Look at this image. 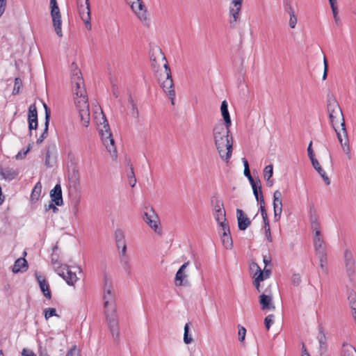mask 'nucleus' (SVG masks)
Instances as JSON below:
<instances>
[{
	"mask_svg": "<svg viewBox=\"0 0 356 356\" xmlns=\"http://www.w3.org/2000/svg\"><path fill=\"white\" fill-rule=\"evenodd\" d=\"M343 356H356V350L351 345L343 344L342 348Z\"/></svg>",
	"mask_w": 356,
	"mask_h": 356,
	"instance_id": "obj_30",
	"label": "nucleus"
},
{
	"mask_svg": "<svg viewBox=\"0 0 356 356\" xmlns=\"http://www.w3.org/2000/svg\"><path fill=\"white\" fill-rule=\"evenodd\" d=\"M49 158H50V152H49V150L48 149L47 151V152H46V154H45V165L47 167H51V165L49 163Z\"/></svg>",
	"mask_w": 356,
	"mask_h": 356,
	"instance_id": "obj_62",
	"label": "nucleus"
},
{
	"mask_svg": "<svg viewBox=\"0 0 356 356\" xmlns=\"http://www.w3.org/2000/svg\"><path fill=\"white\" fill-rule=\"evenodd\" d=\"M65 356H81L80 350L74 346L67 352Z\"/></svg>",
	"mask_w": 356,
	"mask_h": 356,
	"instance_id": "obj_46",
	"label": "nucleus"
},
{
	"mask_svg": "<svg viewBox=\"0 0 356 356\" xmlns=\"http://www.w3.org/2000/svg\"><path fill=\"white\" fill-rule=\"evenodd\" d=\"M307 153H308V156H309L310 161L313 159H316L314 152L312 149V141L309 143V144L308 145Z\"/></svg>",
	"mask_w": 356,
	"mask_h": 356,
	"instance_id": "obj_52",
	"label": "nucleus"
},
{
	"mask_svg": "<svg viewBox=\"0 0 356 356\" xmlns=\"http://www.w3.org/2000/svg\"><path fill=\"white\" fill-rule=\"evenodd\" d=\"M273 165L270 164V165H266L264 170V179H269L273 176Z\"/></svg>",
	"mask_w": 356,
	"mask_h": 356,
	"instance_id": "obj_42",
	"label": "nucleus"
},
{
	"mask_svg": "<svg viewBox=\"0 0 356 356\" xmlns=\"http://www.w3.org/2000/svg\"><path fill=\"white\" fill-rule=\"evenodd\" d=\"M211 206L213 211H218L221 209H225L222 202L216 196H213L211 197Z\"/></svg>",
	"mask_w": 356,
	"mask_h": 356,
	"instance_id": "obj_31",
	"label": "nucleus"
},
{
	"mask_svg": "<svg viewBox=\"0 0 356 356\" xmlns=\"http://www.w3.org/2000/svg\"><path fill=\"white\" fill-rule=\"evenodd\" d=\"M257 272L258 275H261L263 277V281L267 278H268L271 274V270L270 269H266L264 268L263 270H261L259 266H257Z\"/></svg>",
	"mask_w": 356,
	"mask_h": 356,
	"instance_id": "obj_43",
	"label": "nucleus"
},
{
	"mask_svg": "<svg viewBox=\"0 0 356 356\" xmlns=\"http://www.w3.org/2000/svg\"><path fill=\"white\" fill-rule=\"evenodd\" d=\"M22 356H36V355L31 350L24 348L22 353Z\"/></svg>",
	"mask_w": 356,
	"mask_h": 356,
	"instance_id": "obj_60",
	"label": "nucleus"
},
{
	"mask_svg": "<svg viewBox=\"0 0 356 356\" xmlns=\"http://www.w3.org/2000/svg\"><path fill=\"white\" fill-rule=\"evenodd\" d=\"M72 88L76 95L74 102L79 111L83 126L88 127L90 123L89 104L84 81L79 70L75 69L72 74Z\"/></svg>",
	"mask_w": 356,
	"mask_h": 356,
	"instance_id": "obj_1",
	"label": "nucleus"
},
{
	"mask_svg": "<svg viewBox=\"0 0 356 356\" xmlns=\"http://www.w3.org/2000/svg\"><path fill=\"white\" fill-rule=\"evenodd\" d=\"M297 17L296 16H291L289 19V25L291 29H294L296 27V25L297 24Z\"/></svg>",
	"mask_w": 356,
	"mask_h": 356,
	"instance_id": "obj_56",
	"label": "nucleus"
},
{
	"mask_svg": "<svg viewBox=\"0 0 356 356\" xmlns=\"http://www.w3.org/2000/svg\"><path fill=\"white\" fill-rule=\"evenodd\" d=\"M274 323V315L269 314L264 319V323L266 329L268 330L272 324Z\"/></svg>",
	"mask_w": 356,
	"mask_h": 356,
	"instance_id": "obj_44",
	"label": "nucleus"
},
{
	"mask_svg": "<svg viewBox=\"0 0 356 356\" xmlns=\"http://www.w3.org/2000/svg\"><path fill=\"white\" fill-rule=\"evenodd\" d=\"M77 6L79 15L85 23L86 28L91 30L90 10L89 0H77Z\"/></svg>",
	"mask_w": 356,
	"mask_h": 356,
	"instance_id": "obj_8",
	"label": "nucleus"
},
{
	"mask_svg": "<svg viewBox=\"0 0 356 356\" xmlns=\"http://www.w3.org/2000/svg\"><path fill=\"white\" fill-rule=\"evenodd\" d=\"M310 220L311 222L318 221V216L316 215L315 209L310 210Z\"/></svg>",
	"mask_w": 356,
	"mask_h": 356,
	"instance_id": "obj_59",
	"label": "nucleus"
},
{
	"mask_svg": "<svg viewBox=\"0 0 356 356\" xmlns=\"http://www.w3.org/2000/svg\"><path fill=\"white\" fill-rule=\"evenodd\" d=\"M316 254L320 261V264H326L327 263V254L326 251L317 252Z\"/></svg>",
	"mask_w": 356,
	"mask_h": 356,
	"instance_id": "obj_48",
	"label": "nucleus"
},
{
	"mask_svg": "<svg viewBox=\"0 0 356 356\" xmlns=\"http://www.w3.org/2000/svg\"><path fill=\"white\" fill-rule=\"evenodd\" d=\"M319 175L323 179V180L325 181V184L327 185H329L330 184V180L329 177H327V175L326 172H325V170H323V172L319 173Z\"/></svg>",
	"mask_w": 356,
	"mask_h": 356,
	"instance_id": "obj_61",
	"label": "nucleus"
},
{
	"mask_svg": "<svg viewBox=\"0 0 356 356\" xmlns=\"http://www.w3.org/2000/svg\"><path fill=\"white\" fill-rule=\"evenodd\" d=\"M238 340L242 342L245 340V334H246V330L245 328L242 326V325H238Z\"/></svg>",
	"mask_w": 356,
	"mask_h": 356,
	"instance_id": "obj_45",
	"label": "nucleus"
},
{
	"mask_svg": "<svg viewBox=\"0 0 356 356\" xmlns=\"http://www.w3.org/2000/svg\"><path fill=\"white\" fill-rule=\"evenodd\" d=\"M115 238L118 248H120L121 245L126 243L124 241V234L122 229H118L115 232Z\"/></svg>",
	"mask_w": 356,
	"mask_h": 356,
	"instance_id": "obj_29",
	"label": "nucleus"
},
{
	"mask_svg": "<svg viewBox=\"0 0 356 356\" xmlns=\"http://www.w3.org/2000/svg\"><path fill=\"white\" fill-rule=\"evenodd\" d=\"M51 16L52 18L53 26L58 37L63 36L61 28V15L57 3L50 4Z\"/></svg>",
	"mask_w": 356,
	"mask_h": 356,
	"instance_id": "obj_9",
	"label": "nucleus"
},
{
	"mask_svg": "<svg viewBox=\"0 0 356 356\" xmlns=\"http://www.w3.org/2000/svg\"><path fill=\"white\" fill-rule=\"evenodd\" d=\"M213 216L217 223L220 227L224 225H229L226 218V212L225 209H221L218 211H214Z\"/></svg>",
	"mask_w": 356,
	"mask_h": 356,
	"instance_id": "obj_25",
	"label": "nucleus"
},
{
	"mask_svg": "<svg viewBox=\"0 0 356 356\" xmlns=\"http://www.w3.org/2000/svg\"><path fill=\"white\" fill-rule=\"evenodd\" d=\"M273 200H282V193L279 190L274 192Z\"/></svg>",
	"mask_w": 356,
	"mask_h": 356,
	"instance_id": "obj_63",
	"label": "nucleus"
},
{
	"mask_svg": "<svg viewBox=\"0 0 356 356\" xmlns=\"http://www.w3.org/2000/svg\"><path fill=\"white\" fill-rule=\"evenodd\" d=\"M104 307L106 319L114 341L118 343L120 341V330L116 316L115 294L113 291L111 282L106 278L104 281Z\"/></svg>",
	"mask_w": 356,
	"mask_h": 356,
	"instance_id": "obj_2",
	"label": "nucleus"
},
{
	"mask_svg": "<svg viewBox=\"0 0 356 356\" xmlns=\"http://www.w3.org/2000/svg\"><path fill=\"white\" fill-rule=\"evenodd\" d=\"M22 86V81L21 79L18 78V77L15 78L13 94V95L19 94L20 92Z\"/></svg>",
	"mask_w": 356,
	"mask_h": 356,
	"instance_id": "obj_40",
	"label": "nucleus"
},
{
	"mask_svg": "<svg viewBox=\"0 0 356 356\" xmlns=\"http://www.w3.org/2000/svg\"><path fill=\"white\" fill-rule=\"evenodd\" d=\"M318 340L319 343V351L321 355L325 354L327 352V346L326 343V337L322 327L320 328Z\"/></svg>",
	"mask_w": 356,
	"mask_h": 356,
	"instance_id": "obj_23",
	"label": "nucleus"
},
{
	"mask_svg": "<svg viewBox=\"0 0 356 356\" xmlns=\"http://www.w3.org/2000/svg\"><path fill=\"white\" fill-rule=\"evenodd\" d=\"M311 162H312V166L314 167V168L318 172V173H321V172H323L324 170L321 168L319 162L318 161V160L316 159H313L311 160Z\"/></svg>",
	"mask_w": 356,
	"mask_h": 356,
	"instance_id": "obj_47",
	"label": "nucleus"
},
{
	"mask_svg": "<svg viewBox=\"0 0 356 356\" xmlns=\"http://www.w3.org/2000/svg\"><path fill=\"white\" fill-rule=\"evenodd\" d=\"M260 212H261V216L263 218V221H264V227L265 229V233L270 232V227L269 220L268 218V215H267L266 209L262 208V209H261V211H260Z\"/></svg>",
	"mask_w": 356,
	"mask_h": 356,
	"instance_id": "obj_37",
	"label": "nucleus"
},
{
	"mask_svg": "<svg viewBox=\"0 0 356 356\" xmlns=\"http://www.w3.org/2000/svg\"><path fill=\"white\" fill-rule=\"evenodd\" d=\"M99 134L101 135L102 140L106 146L108 152L113 156H116L117 150L115 146L114 139L113 138L110 127L106 118H104L102 129L99 130Z\"/></svg>",
	"mask_w": 356,
	"mask_h": 356,
	"instance_id": "obj_6",
	"label": "nucleus"
},
{
	"mask_svg": "<svg viewBox=\"0 0 356 356\" xmlns=\"http://www.w3.org/2000/svg\"><path fill=\"white\" fill-rule=\"evenodd\" d=\"M284 10L286 12L289 13L291 10H293L292 6L287 1L284 2Z\"/></svg>",
	"mask_w": 356,
	"mask_h": 356,
	"instance_id": "obj_64",
	"label": "nucleus"
},
{
	"mask_svg": "<svg viewBox=\"0 0 356 356\" xmlns=\"http://www.w3.org/2000/svg\"><path fill=\"white\" fill-rule=\"evenodd\" d=\"M222 241L227 249H231L233 245L229 225H224L222 227Z\"/></svg>",
	"mask_w": 356,
	"mask_h": 356,
	"instance_id": "obj_15",
	"label": "nucleus"
},
{
	"mask_svg": "<svg viewBox=\"0 0 356 356\" xmlns=\"http://www.w3.org/2000/svg\"><path fill=\"white\" fill-rule=\"evenodd\" d=\"M41 192L42 184L40 181H38L35 184L31 194V200L32 202H36L40 199Z\"/></svg>",
	"mask_w": 356,
	"mask_h": 356,
	"instance_id": "obj_27",
	"label": "nucleus"
},
{
	"mask_svg": "<svg viewBox=\"0 0 356 356\" xmlns=\"http://www.w3.org/2000/svg\"><path fill=\"white\" fill-rule=\"evenodd\" d=\"M44 108L45 110V122H44V129L42 132V134L40 135V136L37 139L36 143L37 144H41L43 140L47 137L48 136V129H49V120L51 116V112L48 106L44 104Z\"/></svg>",
	"mask_w": 356,
	"mask_h": 356,
	"instance_id": "obj_16",
	"label": "nucleus"
},
{
	"mask_svg": "<svg viewBox=\"0 0 356 356\" xmlns=\"http://www.w3.org/2000/svg\"><path fill=\"white\" fill-rule=\"evenodd\" d=\"M291 282L294 286H298L301 282V277L299 274H293L291 277Z\"/></svg>",
	"mask_w": 356,
	"mask_h": 356,
	"instance_id": "obj_50",
	"label": "nucleus"
},
{
	"mask_svg": "<svg viewBox=\"0 0 356 356\" xmlns=\"http://www.w3.org/2000/svg\"><path fill=\"white\" fill-rule=\"evenodd\" d=\"M232 6L230 7L229 9V13L230 15L233 17L234 21H231L230 23L232 26H234L238 17L239 11L241 10V3L239 1H238L237 3L232 2Z\"/></svg>",
	"mask_w": 356,
	"mask_h": 356,
	"instance_id": "obj_24",
	"label": "nucleus"
},
{
	"mask_svg": "<svg viewBox=\"0 0 356 356\" xmlns=\"http://www.w3.org/2000/svg\"><path fill=\"white\" fill-rule=\"evenodd\" d=\"M330 7H331L332 13H333L334 22H335L336 24L339 26L341 25V22L338 15V8H337V1L330 3Z\"/></svg>",
	"mask_w": 356,
	"mask_h": 356,
	"instance_id": "obj_33",
	"label": "nucleus"
},
{
	"mask_svg": "<svg viewBox=\"0 0 356 356\" xmlns=\"http://www.w3.org/2000/svg\"><path fill=\"white\" fill-rule=\"evenodd\" d=\"M120 248H122L121 251L120 252V260L122 259H124V257H129L127 255V245H126V243H123V245H121Z\"/></svg>",
	"mask_w": 356,
	"mask_h": 356,
	"instance_id": "obj_53",
	"label": "nucleus"
},
{
	"mask_svg": "<svg viewBox=\"0 0 356 356\" xmlns=\"http://www.w3.org/2000/svg\"><path fill=\"white\" fill-rule=\"evenodd\" d=\"M253 194L255 197L256 200L258 202H259V204H260V208H259L260 211H261L262 208L266 209L265 202H264V195L262 193V191L261 190L254 191H253Z\"/></svg>",
	"mask_w": 356,
	"mask_h": 356,
	"instance_id": "obj_32",
	"label": "nucleus"
},
{
	"mask_svg": "<svg viewBox=\"0 0 356 356\" xmlns=\"http://www.w3.org/2000/svg\"><path fill=\"white\" fill-rule=\"evenodd\" d=\"M343 135H344L345 140H344L343 143L341 144V147H342L343 151L344 152V153L347 155L348 158L349 159H350L352 156H351V153H350V145H349V142H348V136H347V133L346 132V134H343Z\"/></svg>",
	"mask_w": 356,
	"mask_h": 356,
	"instance_id": "obj_35",
	"label": "nucleus"
},
{
	"mask_svg": "<svg viewBox=\"0 0 356 356\" xmlns=\"http://www.w3.org/2000/svg\"><path fill=\"white\" fill-rule=\"evenodd\" d=\"M44 316L45 319H49V318L52 316H57L56 309L48 307L44 309Z\"/></svg>",
	"mask_w": 356,
	"mask_h": 356,
	"instance_id": "obj_41",
	"label": "nucleus"
},
{
	"mask_svg": "<svg viewBox=\"0 0 356 356\" xmlns=\"http://www.w3.org/2000/svg\"><path fill=\"white\" fill-rule=\"evenodd\" d=\"M165 70L163 74H161V77L159 79V81H161V79L164 78L163 80L161 83V86L163 88V91L168 95L169 99L171 101V104L172 105L175 104V91L174 89V83L172 78L171 71L168 63L164 64Z\"/></svg>",
	"mask_w": 356,
	"mask_h": 356,
	"instance_id": "obj_5",
	"label": "nucleus"
},
{
	"mask_svg": "<svg viewBox=\"0 0 356 356\" xmlns=\"http://www.w3.org/2000/svg\"><path fill=\"white\" fill-rule=\"evenodd\" d=\"M259 303L262 310H274L275 305L273 303L272 296L266 294H261L259 296Z\"/></svg>",
	"mask_w": 356,
	"mask_h": 356,
	"instance_id": "obj_17",
	"label": "nucleus"
},
{
	"mask_svg": "<svg viewBox=\"0 0 356 356\" xmlns=\"http://www.w3.org/2000/svg\"><path fill=\"white\" fill-rule=\"evenodd\" d=\"M120 264L128 275H131V265L129 257H124L120 260Z\"/></svg>",
	"mask_w": 356,
	"mask_h": 356,
	"instance_id": "obj_34",
	"label": "nucleus"
},
{
	"mask_svg": "<svg viewBox=\"0 0 356 356\" xmlns=\"http://www.w3.org/2000/svg\"><path fill=\"white\" fill-rule=\"evenodd\" d=\"M7 1L6 0H0V17L5 12Z\"/></svg>",
	"mask_w": 356,
	"mask_h": 356,
	"instance_id": "obj_57",
	"label": "nucleus"
},
{
	"mask_svg": "<svg viewBox=\"0 0 356 356\" xmlns=\"http://www.w3.org/2000/svg\"><path fill=\"white\" fill-rule=\"evenodd\" d=\"M0 172L2 178L8 181L15 179L19 175L18 170L9 167L3 168Z\"/></svg>",
	"mask_w": 356,
	"mask_h": 356,
	"instance_id": "obj_18",
	"label": "nucleus"
},
{
	"mask_svg": "<svg viewBox=\"0 0 356 356\" xmlns=\"http://www.w3.org/2000/svg\"><path fill=\"white\" fill-rule=\"evenodd\" d=\"M129 184L131 187H134L136 184V179L134 172V168L132 164H130V172L127 175Z\"/></svg>",
	"mask_w": 356,
	"mask_h": 356,
	"instance_id": "obj_38",
	"label": "nucleus"
},
{
	"mask_svg": "<svg viewBox=\"0 0 356 356\" xmlns=\"http://www.w3.org/2000/svg\"><path fill=\"white\" fill-rule=\"evenodd\" d=\"M344 263L347 275L351 277L355 272L356 264L353 254L349 249H346L344 251Z\"/></svg>",
	"mask_w": 356,
	"mask_h": 356,
	"instance_id": "obj_11",
	"label": "nucleus"
},
{
	"mask_svg": "<svg viewBox=\"0 0 356 356\" xmlns=\"http://www.w3.org/2000/svg\"><path fill=\"white\" fill-rule=\"evenodd\" d=\"M70 183L73 184L74 188H76L79 185V177L77 175L74 174L72 178L70 179Z\"/></svg>",
	"mask_w": 356,
	"mask_h": 356,
	"instance_id": "obj_58",
	"label": "nucleus"
},
{
	"mask_svg": "<svg viewBox=\"0 0 356 356\" xmlns=\"http://www.w3.org/2000/svg\"><path fill=\"white\" fill-rule=\"evenodd\" d=\"M252 191H257V190H261V181L259 179H257V181L254 184H251Z\"/></svg>",
	"mask_w": 356,
	"mask_h": 356,
	"instance_id": "obj_55",
	"label": "nucleus"
},
{
	"mask_svg": "<svg viewBox=\"0 0 356 356\" xmlns=\"http://www.w3.org/2000/svg\"><path fill=\"white\" fill-rule=\"evenodd\" d=\"M51 201L57 206H61L63 204L62 188L60 184H56L50 191Z\"/></svg>",
	"mask_w": 356,
	"mask_h": 356,
	"instance_id": "obj_13",
	"label": "nucleus"
},
{
	"mask_svg": "<svg viewBox=\"0 0 356 356\" xmlns=\"http://www.w3.org/2000/svg\"><path fill=\"white\" fill-rule=\"evenodd\" d=\"M263 281V277L261 275H257V276L255 277L253 284L258 291H260V282Z\"/></svg>",
	"mask_w": 356,
	"mask_h": 356,
	"instance_id": "obj_51",
	"label": "nucleus"
},
{
	"mask_svg": "<svg viewBox=\"0 0 356 356\" xmlns=\"http://www.w3.org/2000/svg\"><path fill=\"white\" fill-rule=\"evenodd\" d=\"M147 211L144 213L143 220L145 222L154 230L156 232L160 231L159 229V219L158 215L152 207L146 208Z\"/></svg>",
	"mask_w": 356,
	"mask_h": 356,
	"instance_id": "obj_10",
	"label": "nucleus"
},
{
	"mask_svg": "<svg viewBox=\"0 0 356 356\" xmlns=\"http://www.w3.org/2000/svg\"><path fill=\"white\" fill-rule=\"evenodd\" d=\"M273 204L275 221H279L282 212V200H273Z\"/></svg>",
	"mask_w": 356,
	"mask_h": 356,
	"instance_id": "obj_26",
	"label": "nucleus"
},
{
	"mask_svg": "<svg viewBox=\"0 0 356 356\" xmlns=\"http://www.w3.org/2000/svg\"><path fill=\"white\" fill-rule=\"evenodd\" d=\"M131 106H132V109H131V113H132V115L135 118H138V108L136 105V104L134 102L133 99H131Z\"/></svg>",
	"mask_w": 356,
	"mask_h": 356,
	"instance_id": "obj_54",
	"label": "nucleus"
},
{
	"mask_svg": "<svg viewBox=\"0 0 356 356\" xmlns=\"http://www.w3.org/2000/svg\"><path fill=\"white\" fill-rule=\"evenodd\" d=\"M57 205H56L55 203L51 202L48 205L45 204L44 209L46 211H49L50 209H52L54 213H57L58 211V209L57 208Z\"/></svg>",
	"mask_w": 356,
	"mask_h": 356,
	"instance_id": "obj_49",
	"label": "nucleus"
},
{
	"mask_svg": "<svg viewBox=\"0 0 356 356\" xmlns=\"http://www.w3.org/2000/svg\"><path fill=\"white\" fill-rule=\"evenodd\" d=\"M131 8L144 26H149L150 22L147 15V11L142 0H138L137 2L132 3Z\"/></svg>",
	"mask_w": 356,
	"mask_h": 356,
	"instance_id": "obj_7",
	"label": "nucleus"
},
{
	"mask_svg": "<svg viewBox=\"0 0 356 356\" xmlns=\"http://www.w3.org/2000/svg\"><path fill=\"white\" fill-rule=\"evenodd\" d=\"M189 265V261L185 262L183 264L181 267L177 270L175 275V284L177 286L183 285V282L186 277V275L185 273V270L187 266Z\"/></svg>",
	"mask_w": 356,
	"mask_h": 356,
	"instance_id": "obj_19",
	"label": "nucleus"
},
{
	"mask_svg": "<svg viewBox=\"0 0 356 356\" xmlns=\"http://www.w3.org/2000/svg\"><path fill=\"white\" fill-rule=\"evenodd\" d=\"M327 111L329 113V118L330 122L334 129L336 131V124L341 120V126L342 127L343 133L346 134L345 120L342 111L337 103V100L328 96L327 99Z\"/></svg>",
	"mask_w": 356,
	"mask_h": 356,
	"instance_id": "obj_4",
	"label": "nucleus"
},
{
	"mask_svg": "<svg viewBox=\"0 0 356 356\" xmlns=\"http://www.w3.org/2000/svg\"><path fill=\"white\" fill-rule=\"evenodd\" d=\"M230 127L222 123L216 124L213 129L215 145L222 160L229 162L233 150V138Z\"/></svg>",
	"mask_w": 356,
	"mask_h": 356,
	"instance_id": "obj_3",
	"label": "nucleus"
},
{
	"mask_svg": "<svg viewBox=\"0 0 356 356\" xmlns=\"http://www.w3.org/2000/svg\"><path fill=\"white\" fill-rule=\"evenodd\" d=\"M314 247L316 252H323L325 251V248L324 246V241L323 237L321 238H314Z\"/></svg>",
	"mask_w": 356,
	"mask_h": 356,
	"instance_id": "obj_36",
	"label": "nucleus"
},
{
	"mask_svg": "<svg viewBox=\"0 0 356 356\" xmlns=\"http://www.w3.org/2000/svg\"><path fill=\"white\" fill-rule=\"evenodd\" d=\"M27 261L24 258H19L15 261L13 266L12 271L14 273H17L19 272H24L27 270Z\"/></svg>",
	"mask_w": 356,
	"mask_h": 356,
	"instance_id": "obj_22",
	"label": "nucleus"
},
{
	"mask_svg": "<svg viewBox=\"0 0 356 356\" xmlns=\"http://www.w3.org/2000/svg\"><path fill=\"white\" fill-rule=\"evenodd\" d=\"M58 274L62 277L70 286H73L78 280L76 274L73 273L69 266L67 267V275H65L64 272H58Z\"/></svg>",
	"mask_w": 356,
	"mask_h": 356,
	"instance_id": "obj_20",
	"label": "nucleus"
},
{
	"mask_svg": "<svg viewBox=\"0 0 356 356\" xmlns=\"http://www.w3.org/2000/svg\"><path fill=\"white\" fill-rule=\"evenodd\" d=\"M40 284V290L42 291L44 296L48 298H51V293L49 288V285L45 280H40L39 278L38 279Z\"/></svg>",
	"mask_w": 356,
	"mask_h": 356,
	"instance_id": "obj_28",
	"label": "nucleus"
},
{
	"mask_svg": "<svg viewBox=\"0 0 356 356\" xmlns=\"http://www.w3.org/2000/svg\"><path fill=\"white\" fill-rule=\"evenodd\" d=\"M189 324V323H187L184 326V341L186 344H189L193 341V338L188 334Z\"/></svg>",
	"mask_w": 356,
	"mask_h": 356,
	"instance_id": "obj_39",
	"label": "nucleus"
},
{
	"mask_svg": "<svg viewBox=\"0 0 356 356\" xmlns=\"http://www.w3.org/2000/svg\"><path fill=\"white\" fill-rule=\"evenodd\" d=\"M28 122L30 131L38 128V112L35 104H31L29 107Z\"/></svg>",
	"mask_w": 356,
	"mask_h": 356,
	"instance_id": "obj_12",
	"label": "nucleus"
},
{
	"mask_svg": "<svg viewBox=\"0 0 356 356\" xmlns=\"http://www.w3.org/2000/svg\"><path fill=\"white\" fill-rule=\"evenodd\" d=\"M236 216L238 220V227L240 230H245L251 224L250 220L245 216L244 212L240 209H236Z\"/></svg>",
	"mask_w": 356,
	"mask_h": 356,
	"instance_id": "obj_14",
	"label": "nucleus"
},
{
	"mask_svg": "<svg viewBox=\"0 0 356 356\" xmlns=\"http://www.w3.org/2000/svg\"><path fill=\"white\" fill-rule=\"evenodd\" d=\"M220 111H221L222 116L224 122H225L223 124H225L227 127H231L232 126V120H231L229 113L228 111V104L226 100H224L222 102L221 106H220Z\"/></svg>",
	"mask_w": 356,
	"mask_h": 356,
	"instance_id": "obj_21",
	"label": "nucleus"
}]
</instances>
